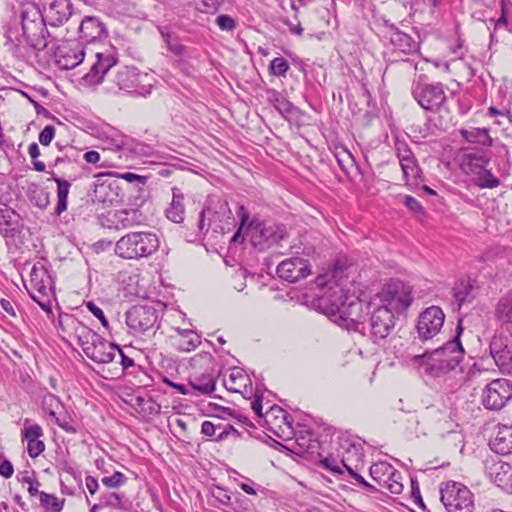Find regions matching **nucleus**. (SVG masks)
<instances>
[{"label": "nucleus", "mask_w": 512, "mask_h": 512, "mask_svg": "<svg viewBox=\"0 0 512 512\" xmlns=\"http://www.w3.org/2000/svg\"><path fill=\"white\" fill-rule=\"evenodd\" d=\"M473 285L470 280H459L454 284L452 289L453 298L457 303V308L460 309L465 302H471L474 298L472 295Z\"/></svg>", "instance_id": "obj_38"}, {"label": "nucleus", "mask_w": 512, "mask_h": 512, "mask_svg": "<svg viewBox=\"0 0 512 512\" xmlns=\"http://www.w3.org/2000/svg\"><path fill=\"white\" fill-rule=\"evenodd\" d=\"M460 169L466 175L475 176L481 169L488 167L490 155L484 148L476 146L462 147L459 151Z\"/></svg>", "instance_id": "obj_17"}, {"label": "nucleus", "mask_w": 512, "mask_h": 512, "mask_svg": "<svg viewBox=\"0 0 512 512\" xmlns=\"http://www.w3.org/2000/svg\"><path fill=\"white\" fill-rule=\"evenodd\" d=\"M52 179L57 184V205L54 215L60 216L67 209V199L71 184L69 181L57 176H53Z\"/></svg>", "instance_id": "obj_37"}, {"label": "nucleus", "mask_w": 512, "mask_h": 512, "mask_svg": "<svg viewBox=\"0 0 512 512\" xmlns=\"http://www.w3.org/2000/svg\"><path fill=\"white\" fill-rule=\"evenodd\" d=\"M116 353H118L120 356V364L122 365L123 371H126L131 374H136L140 367L137 366L134 363V360L127 356L118 345L116 348Z\"/></svg>", "instance_id": "obj_50"}, {"label": "nucleus", "mask_w": 512, "mask_h": 512, "mask_svg": "<svg viewBox=\"0 0 512 512\" xmlns=\"http://www.w3.org/2000/svg\"><path fill=\"white\" fill-rule=\"evenodd\" d=\"M321 451H325L323 444L316 438L310 429L300 426L295 433L294 452L304 458L315 461L321 457Z\"/></svg>", "instance_id": "obj_19"}, {"label": "nucleus", "mask_w": 512, "mask_h": 512, "mask_svg": "<svg viewBox=\"0 0 512 512\" xmlns=\"http://www.w3.org/2000/svg\"><path fill=\"white\" fill-rule=\"evenodd\" d=\"M276 271L281 279L290 283L305 279L311 273L308 260L299 257L285 259L277 266Z\"/></svg>", "instance_id": "obj_20"}, {"label": "nucleus", "mask_w": 512, "mask_h": 512, "mask_svg": "<svg viewBox=\"0 0 512 512\" xmlns=\"http://www.w3.org/2000/svg\"><path fill=\"white\" fill-rule=\"evenodd\" d=\"M512 398V383L507 379H495L482 393V404L489 410H500Z\"/></svg>", "instance_id": "obj_15"}, {"label": "nucleus", "mask_w": 512, "mask_h": 512, "mask_svg": "<svg viewBox=\"0 0 512 512\" xmlns=\"http://www.w3.org/2000/svg\"><path fill=\"white\" fill-rule=\"evenodd\" d=\"M403 176L407 181H413L415 185H418L421 181H423V172L418 164L411 166L408 169V173L403 174Z\"/></svg>", "instance_id": "obj_60"}, {"label": "nucleus", "mask_w": 512, "mask_h": 512, "mask_svg": "<svg viewBox=\"0 0 512 512\" xmlns=\"http://www.w3.org/2000/svg\"><path fill=\"white\" fill-rule=\"evenodd\" d=\"M395 150L399 161H403L413 155L411 149L405 141H401L398 138L395 140Z\"/></svg>", "instance_id": "obj_58"}, {"label": "nucleus", "mask_w": 512, "mask_h": 512, "mask_svg": "<svg viewBox=\"0 0 512 512\" xmlns=\"http://www.w3.org/2000/svg\"><path fill=\"white\" fill-rule=\"evenodd\" d=\"M426 76L420 75L412 84V95L426 111L437 112L446 102L444 85L440 82L428 83Z\"/></svg>", "instance_id": "obj_8"}, {"label": "nucleus", "mask_w": 512, "mask_h": 512, "mask_svg": "<svg viewBox=\"0 0 512 512\" xmlns=\"http://www.w3.org/2000/svg\"><path fill=\"white\" fill-rule=\"evenodd\" d=\"M444 320L445 314L440 307H428L418 318L416 327L419 338L422 340L433 338L443 327Z\"/></svg>", "instance_id": "obj_18"}, {"label": "nucleus", "mask_w": 512, "mask_h": 512, "mask_svg": "<svg viewBox=\"0 0 512 512\" xmlns=\"http://www.w3.org/2000/svg\"><path fill=\"white\" fill-rule=\"evenodd\" d=\"M56 423L67 433L75 434L78 432V427L66 416L56 418Z\"/></svg>", "instance_id": "obj_64"}, {"label": "nucleus", "mask_w": 512, "mask_h": 512, "mask_svg": "<svg viewBox=\"0 0 512 512\" xmlns=\"http://www.w3.org/2000/svg\"><path fill=\"white\" fill-rule=\"evenodd\" d=\"M47 25L37 5L25 3L4 27L5 45L17 57L22 56V48H29L38 54L56 40Z\"/></svg>", "instance_id": "obj_1"}, {"label": "nucleus", "mask_w": 512, "mask_h": 512, "mask_svg": "<svg viewBox=\"0 0 512 512\" xmlns=\"http://www.w3.org/2000/svg\"><path fill=\"white\" fill-rule=\"evenodd\" d=\"M146 78L147 74H141L137 68L124 66L117 70L112 79L113 85L107 86L106 90L113 94L124 91L145 97L151 93L152 89L151 84L145 85L142 83Z\"/></svg>", "instance_id": "obj_6"}, {"label": "nucleus", "mask_w": 512, "mask_h": 512, "mask_svg": "<svg viewBox=\"0 0 512 512\" xmlns=\"http://www.w3.org/2000/svg\"><path fill=\"white\" fill-rule=\"evenodd\" d=\"M246 381H249L250 386L252 385L251 380L242 371L233 370L229 376V384H226V388L232 392H240V387H247Z\"/></svg>", "instance_id": "obj_43"}, {"label": "nucleus", "mask_w": 512, "mask_h": 512, "mask_svg": "<svg viewBox=\"0 0 512 512\" xmlns=\"http://www.w3.org/2000/svg\"><path fill=\"white\" fill-rule=\"evenodd\" d=\"M378 295L382 303L379 307L392 313L405 311L413 301L411 288L401 281L386 284Z\"/></svg>", "instance_id": "obj_13"}, {"label": "nucleus", "mask_w": 512, "mask_h": 512, "mask_svg": "<svg viewBox=\"0 0 512 512\" xmlns=\"http://www.w3.org/2000/svg\"><path fill=\"white\" fill-rule=\"evenodd\" d=\"M508 339L506 336L502 334H495L490 341L489 344V351L490 355L494 357V355H497L499 352H502L506 348H508Z\"/></svg>", "instance_id": "obj_48"}, {"label": "nucleus", "mask_w": 512, "mask_h": 512, "mask_svg": "<svg viewBox=\"0 0 512 512\" xmlns=\"http://www.w3.org/2000/svg\"><path fill=\"white\" fill-rule=\"evenodd\" d=\"M39 500H40V505L45 510L50 511V512H61L64 507V503H65L64 498L60 499L56 495L49 494L46 492L39 493Z\"/></svg>", "instance_id": "obj_41"}, {"label": "nucleus", "mask_w": 512, "mask_h": 512, "mask_svg": "<svg viewBox=\"0 0 512 512\" xmlns=\"http://www.w3.org/2000/svg\"><path fill=\"white\" fill-rule=\"evenodd\" d=\"M369 474L379 487L387 483L390 477L399 478V472L388 462L374 463L369 469Z\"/></svg>", "instance_id": "obj_31"}, {"label": "nucleus", "mask_w": 512, "mask_h": 512, "mask_svg": "<svg viewBox=\"0 0 512 512\" xmlns=\"http://www.w3.org/2000/svg\"><path fill=\"white\" fill-rule=\"evenodd\" d=\"M341 463L345 467V469L348 471L349 475L354 478L360 485H362L364 488L370 490V491H376L377 489L371 485L369 482H367L360 474L355 472L351 467H349L346 464L345 459L341 460Z\"/></svg>", "instance_id": "obj_59"}, {"label": "nucleus", "mask_w": 512, "mask_h": 512, "mask_svg": "<svg viewBox=\"0 0 512 512\" xmlns=\"http://www.w3.org/2000/svg\"><path fill=\"white\" fill-rule=\"evenodd\" d=\"M95 58L89 71L81 78L82 85L86 87H97L102 84L108 72L118 63L116 53L111 50L96 52Z\"/></svg>", "instance_id": "obj_14"}, {"label": "nucleus", "mask_w": 512, "mask_h": 512, "mask_svg": "<svg viewBox=\"0 0 512 512\" xmlns=\"http://www.w3.org/2000/svg\"><path fill=\"white\" fill-rule=\"evenodd\" d=\"M138 144H134V141L127 137V136H124V135H121L119 136L118 138L116 139H113V146L115 148V150L117 151H134L136 152V146Z\"/></svg>", "instance_id": "obj_52"}, {"label": "nucleus", "mask_w": 512, "mask_h": 512, "mask_svg": "<svg viewBox=\"0 0 512 512\" xmlns=\"http://www.w3.org/2000/svg\"><path fill=\"white\" fill-rule=\"evenodd\" d=\"M318 307L340 327L358 333L363 330V318L369 313V302L349 295L342 289L335 291L330 297H322Z\"/></svg>", "instance_id": "obj_2"}, {"label": "nucleus", "mask_w": 512, "mask_h": 512, "mask_svg": "<svg viewBox=\"0 0 512 512\" xmlns=\"http://www.w3.org/2000/svg\"><path fill=\"white\" fill-rule=\"evenodd\" d=\"M215 213L209 208V207H204L200 214H199V219H198V230L200 233H206L208 230H209V226H210V221H211V218L210 216L211 215H214Z\"/></svg>", "instance_id": "obj_53"}, {"label": "nucleus", "mask_w": 512, "mask_h": 512, "mask_svg": "<svg viewBox=\"0 0 512 512\" xmlns=\"http://www.w3.org/2000/svg\"><path fill=\"white\" fill-rule=\"evenodd\" d=\"M160 246L158 236L153 232H130L122 236L115 245V253L128 260L147 258Z\"/></svg>", "instance_id": "obj_4"}, {"label": "nucleus", "mask_w": 512, "mask_h": 512, "mask_svg": "<svg viewBox=\"0 0 512 512\" xmlns=\"http://www.w3.org/2000/svg\"><path fill=\"white\" fill-rule=\"evenodd\" d=\"M113 173H98L94 189L88 193L89 199L95 203L113 205L123 200L124 194L118 179L113 178Z\"/></svg>", "instance_id": "obj_11"}, {"label": "nucleus", "mask_w": 512, "mask_h": 512, "mask_svg": "<svg viewBox=\"0 0 512 512\" xmlns=\"http://www.w3.org/2000/svg\"><path fill=\"white\" fill-rule=\"evenodd\" d=\"M401 474L399 473V478L390 477L387 483L382 484L380 488L387 489L392 494H400L403 491V484L400 482Z\"/></svg>", "instance_id": "obj_56"}, {"label": "nucleus", "mask_w": 512, "mask_h": 512, "mask_svg": "<svg viewBox=\"0 0 512 512\" xmlns=\"http://www.w3.org/2000/svg\"><path fill=\"white\" fill-rule=\"evenodd\" d=\"M29 422L25 420V427L21 431L23 440L27 441V452L31 458L38 457L45 450V443L40 439L43 435V429L39 424L26 426Z\"/></svg>", "instance_id": "obj_23"}, {"label": "nucleus", "mask_w": 512, "mask_h": 512, "mask_svg": "<svg viewBox=\"0 0 512 512\" xmlns=\"http://www.w3.org/2000/svg\"><path fill=\"white\" fill-rule=\"evenodd\" d=\"M494 163L497 166L496 174L487 167L481 169L475 175L474 184L481 189H493L500 185V178H506L510 174V154L506 145L500 144L496 147Z\"/></svg>", "instance_id": "obj_9"}, {"label": "nucleus", "mask_w": 512, "mask_h": 512, "mask_svg": "<svg viewBox=\"0 0 512 512\" xmlns=\"http://www.w3.org/2000/svg\"><path fill=\"white\" fill-rule=\"evenodd\" d=\"M211 497L213 502H210L212 506L220 508L221 506L231 505V496L228 491L220 486H214L211 490Z\"/></svg>", "instance_id": "obj_44"}, {"label": "nucleus", "mask_w": 512, "mask_h": 512, "mask_svg": "<svg viewBox=\"0 0 512 512\" xmlns=\"http://www.w3.org/2000/svg\"><path fill=\"white\" fill-rule=\"evenodd\" d=\"M51 284L45 282L28 289L30 297L46 312H51Z\"/></svg>", "instance_id": "obj_33"}, {"label": "nucleus", "mask_w": 512, "mask_h": 512, "mask_svg": "<svg viewBox=\"0 0 512 512\" xmlns=\"http://www.w3.org/2000/svg\"><path fill=\"white\" fill-rule=\"evenodd\" d=\"M493 451L501 455L512 453V427L501 426L493 440L490 441Z\"/></svg>", "instance_id": "obj_30"}, {"label": "nucleus", "mask_w": 512, "mask_h": 512, "mask_svg": "<svg viewBox=\"0 0 512 512\" xmlns=\"http://www.w3.org/2000/svg\"><path fill=\"white\" fill-rule=\"evenodd\" d=\"M111 224L102 222V226L115 229H125L139 225L143 221L142 213L138 209H124L114 211L107 217Z\"/></svg>", "instance_id": "obj_24"}, {"label": "nucleus", "mask_w": 512, "mask_h": 512, "mask_svg": "<svg viewBox=\"0 0 512 512\" xmlns=\"http://www.w3.org/2000/svg\"><path fill=\"white\" fill-rule=\"evenodd\" d=\"M488 128L471 127L469 129H461L460 134L462 138L473 144H478L480 148H488L494 146V140L489 134Z\"/></svg>", "instance_id": "obj_29"}, {"label": "nucleus", "mask_w": 512, "mask_h": 512, "mask_svg": "<svg viewBox=\"0 0 512 512\" xmlns=\"http://www.w3.org/2000/svg\"><path fill=\"white\" fill-rule=\"evenodd\" d=\"M107 37L105 25L96 16H85L79 25V38L82 45L93 43Z\"/></svg>", "instance_id": "obj_22"}, {"label": "nucleus", "mask_w": 512, "mask_h": 512, "mask_svg": "<svg viewBox=\"0 0 512 512\" xmlns=\"http://www.w3.org/2000/svg\"><path fill=\"white\" fill-rule=\"evenodd\" d=\"M509 469V465L501 462L494 463L489 467L490 477L497 486L504 487L508 484L510 481Z\"/></svg>", "instance_id": "obj_40"}, {"label": "nucleus", "mask_w": 512, "mask_h": 512, "mask_svg": "<svg viewBox=\"0 0 512 512\" xmlns=\"http://www.w3.org/2000/svg\"><path fill=\"white\" fill-rule=\"evenodd\" d=\"M492 358L502 372H512V350L509 347L499 352L497 355H494Z\"/></svg>", "instance_id": "obj_45"}, {"label": "nucleus", "mask_w": 512, "mask_h": 512, "mask_svg": "<svg viewBox=\"0 0 512 512\" xmlns=\"http://www.w3.org/2000/svg\"><path fill=\"white\" fill-rule=\"evenodd\" d=\"M137 405L141 408V410L148 415H158L161 412V405L158 404L151 397L145 399L142 397H137L136 399Z\"/></svg>", "instance_id": "obj_47"}, {"label": "nucleus", "mask_w": 512, "mask_h": 512, "mask_svg": "<svg viewBox=\"0 0 512 512\" xmlns=\"http://www.w3.org/2000/svg\"><path fill=\"white\" fill-rule=\"evenodd\" d=\"M86 307L97 319H99L102 326L108 330L109 322H108L103 310L93 302H87Z\"/></svg>", "instance_id": "obj_57"}, {"label": "nucleus", "mask_w": 512, "mask_h": 512, "mask_svg": "<svg viewBox=\"0 0 512 512\" xmlns=\"http://www.w3.org/2000/svg\"><path fill=\"white\" fill-rule=\"evenodd\" d=\"M126 324L134 333L155 331L160 325V311L153 305H135L126 312Z\"/></svg>", "instance_id": "obj_12"}, {"label": "nucleus", "mask_w": 512, "mask_h": 512, "mask_svg": "<svg viewBox=\"0 0 512 512\" xmlns=\"http://www.w3.org/2000/svg\"><path fill=\"white\" fill-rule=\"evenodd\" d=\"M55 127L52 125H47L44 127V129L39 133V142L43 146H48L54 136H55Z\"/></svg>", "instance_id": "obj_61"}, {"label": "nucleus", "mask_w": 512, "mask_h": 512, "mask_svg": "<svg viewBox=\"0 0 512 512\" xmlns=\"http://www.w3.org/2000/svg\"><path fill=\"white\" fill-rule=\"evenodd\" d=\"M267 99L270 104L285 118H288L295 111L294 105L288 101L279 91L268 89Z\"/></svg>", "instance_id": "obj_32"}, {"label": "nucleus", "mask_w": 512, "mask_h": 512, "mask_svg": "<svg viewBox=\"0 0 512 512\" xmlns=\"http://www.w3.org/2000/svg\"><path fill=\"white\" fill-rule=\"evenodd\" d=\"M45 282L52 283V279L47 268L42 264H35L30 273V288Z\"/></svg>", "instance_id": "obj_42"}, {"label": "nucleus", "mask_w": 512, "mask_h": 512, "mask_svg": "<svg viewBox=\"0 0 512 512\" xmlns=\"http://www.w3.org/2000/svg\"><path fill=\"white\" fill-rule=\"evenodd\" d=\"M100 501L101 504L93 505V507L91 508V512H95L100 508V506H107L114 509L126 508V500L124 495L116 492H107L102 494Z\"/></svg>", "instance_id": "obj_39"}, {"label": "nucleus", "mask_w": 512, "mask_h": 512, "mask_svg": "<svg viewBox=\"0 0 512 512\" xmlns=\"http://www.w3.org/2000/svg\"><path fill=\"white\" fill-rule=\"evenodd\" d=\"M19 215L5 203H0V234L5 239H14L17 234Z\"/></svg>", "instance_id": "obj_26"}, {"label": "nucleus", "mask_w": 512, "mask_h": 512, "mask_svg": "<svg viewBox=\"0 0 512 512\" xmlns=\"http://www.w3.org/2000/svg\"><path fill=\"white\" fill-rule=\"evenodd\" d=\"M44 12L48 25L58 27L71 17L72 3L70 0H47Z\"/></svg>", "instance_id": "obj_21"}, {"label": "nucleus", "mask_w": 512, "mask_h": 512, "mask_svg": "<svg viewBox=\"0 0 512 512\" xmlns=\"http://www.w3.org/2000/svg\"><path fill=\"white\" fill-rule=\"evenodd\" d=\"M258 232L261 240L268 244H277L287 237V231L282 224H266L262 223L258 225Z\"/></svg>", "instance_id": "obj_28"}, {"label": "nucleus", "mask_w": 512, "mask_h": 512, "mask_svg": "<svg viewBox=\"0 0 512 512\" xmlns=\"http://www.w3.org/2000/svg\"><path fill=\"white\" fill-rule=\"evenodd\" d=\"M127 481V477L119 472H114L111 476H106L102 478V483L104 486L108 488H118L122 486Z\"/></svg>", "instance_id": "obj_51"}, {"label": "nucleus", "mask_w": 512, "mask_h": 512, "mask_svg": "<svg viewBox=\"0 0 512 512\" xmlns=\"http://www.w3.org/2000/svg\"><path fill=\"white\" fill-rule=\"evenodd\" d=\"M440 500L447 512H473L474 495L460 482L448 481L440 487Z\"/></svg>", "instance_id": "obj_7"}, {"label": "nucleus", "mask_w": 512, "mask_h": 512, "mask_svg": "<svg viewBox=\"0 0 512 512\" xmlns=\"http://www.w3.org/2000/svg\"><path fill=\"white\" fill-rule=\"evenodd\" d=\"M165 215L170 221L180 224L185 219L184 194L177 188H172V201L165 210Z\"/></svg>", "instance_id": "obj_27"}, {"label": "nucleus", "mask_w": 512, "mask_h": 512, "mask_svg": "<svg viewBox=\"0 0 512 512\" xmlns=\"http://www.w3.org/2000/svg\"><path fill=\"white\" fill-rule=\"evenodd\" d=\"M384 26L390 30V43L405 54L416 52L418 43L407 33L401 31L390 20H384Z\"/></svg>", "instance_id": "obj_25"}, {"label": "nucleus", "mask_w": 512, "mask_h": 512, "mask_svg": "<svg viewBox=\"0 0 512 512\" xmlns=\"http://www.w3.org/2000/svg\"><path fill=\"white\" fill-rule=\"evenodd\" d=\"M113 177H116L115 179H124L130 183L132 182H138L139 184L141 185H145L146 182H147V177L146 176H141V175H138V174H135V173H131V172H125V173H122V174H114Z\"/></svg>", "instance_id": "obj_63"}, {"label": "nucleus", "mask_w": 512, "mask_h": 512, "mask_svg": "<svg viewBox=\"0 0 512 512\" xmlns=\"http://www.w3.org/2000/svg\"><path fill=\"white\" fill-rule=\"evenodd\" d=\"M289 70V64L283 57H276L269 64V73L278 77H285Z\"/></svg>", "instance_id": "obj_46"}, {"label": "nucleus", "mask_w": 512, "mask_h": 512, "mask_svg": "<svg viewBox=\"0 0 512 512\" xmlns=\"http://www.w3.org/2000/svg\"><path fill=\"white\" fill-rule=\"evenodd\" d=\"M191 392H198L199 394H211L216 387V380L211 373H203L201 376L189 380Z\"/></svg>", "instance_id": "obj_35"}, {"label": "nucleus", "mask_w": 512, "mask_h": 512, "mask_svg": "<svg viewBox=\"0 0 512 512\" xmlns=\"http://www.w3.org/2000/svg\"><path fill=\"white\" fill-rule=\"evenodd\" d=\"M222 428V423H213L211 421H204L201 425V434L209 437L215 441V437L219 430Z\"/></svg>", "instance_id": "obj_54"}, {"label": "nucleus", "mask_w": 512, "mask_h": 512, "mask_svg": "<svg viewBox=\"0 0 512 512\" xmlns=\"http://www.w3.org/2000/svg\"><path fill=\"white\" fill-rule=\"evenodd\" d=\"M368 320V324H364L360 334L367 337L374 344H381L395 327L394 313L385 307L373 308V313H371Z\"/></svg>", "instance_id": "obj_10"}, {"label": "nucleus", "mask_w": 512, "mask_h": 512, "mask_svg": "<svg viewBox=\"0 0 512 512\" xmlns=\"http://www.w3.org/2000/svg\"><path fill=\"white\" fill-rule=\"evenodd\" d=\"M216 24L223 31L231 32L236 29V21L227 14H221L216 18Z\"/></svg>", "instance_id": "obj_55"}, {"label": "nucleus", "mask_w": 512, "mask_h": 512, "mask_svg": "<svg viewBox=\"0 0 512 512\" xmlns=\"http://www.w3.org/2000/svg\"><path fill=\"white\" fill-rule=\"evenodd\" d=\"M56 147L60 152L55 160L53 166H58L63 163H79L81 159V150L70 144H61L56 142Z\"/></svg>", "instance_id": "obj_34"}, {"label": "nucleus", "mask_w": 512, "mask_h": 512, "mask_svg": "<svg viewBox=\"0 0 512 512\" xmlns=\"http://www.w3.org/2000/svg\"><path fill=\"white\" fill-rule=\"evenodd\" d=\"M463 333L462 320L458 321L455 336L442 346L425 351L421 355H415L413 362L424 368L427 375L437 378L454 370L462 361L465 350L461 343Z\"/></svg>", "instance_id": "obj_3"}, {"label": "nucleus", "mask_w": 512, "mask_h": 512, "mask_svg": "<svg viewBox=\"0 0 512 512\" xmlns=\"http://www.w3.org/2000/svg\"><path fill=\"white\" fill-rule=\"evenodd\" d=\"M78 343L85 355L96 363H110L116 356L117 345L107 342L87 327H82V331L78 335Z\"/></svg>", "instance_id": "obj_5"}, {"label": "nucleus", "mask_w": 512, "mask_h": 512, "mask_svg": "<svg viewBox=\"0 0 512 512\" xmlns=\"http://www.w3.org/2000/svg\"><path fill=\"white\" fill-rule=\"evenodd\" d=\"M181 334L184 337H187V343L186 346L183 347V350L185 351H191L195 349L200 344V337L197 334H193L190 330H183Z\"/></svg>", "instance_id": "obj_62"}, {"label": "nucleus", "mask_w": 512, "mask_h": 512, "mask_svg": "<svg viewBox=\"0 0 512 512\" xmlns=\"http://www.w3.org/2000/svg\"><path fill=\"white\" fill-rule=\"evenodd\" d=\"M323 452L324 451H321V457H318L316 459L319 461L320 466L326 470H329L333 474H343V471L337 465L335 457H333L332 455L323 456Z\"/></svg>", "instance_id": "obj_49"}, {"label": "nucleus", "mask_w": 512, "mask_h": 512, "mask_svg": "<svg viewBox=\"0 0 512 512\" xmlns=\"http://www.w3.org/2000/svg\"><path fill=\"white\" fill-rule=\"evenodd\" d=\"M54 57L55 63L60 69L70 70L83 62L85 50L79 41H66L56 46Z\"/></svg>", "instance_id": "obj_16"}, {"label": "nucleus", "mask_w": 512, "mask_h": 512, "mask_svg": "<svg viewBox=\"0 0 512 512\" xmlns=\"http://www.w3.org/2000/svg\"><path fill=\"white\" fill-rule=\"evenodd\" d=\"M160 34L166 43L167 49L177 57L188 55V47L183 45L177 34L168 31L166 28L160 29Z\"/></svg>", "instance_id": "obj_36"}]
</instances>
